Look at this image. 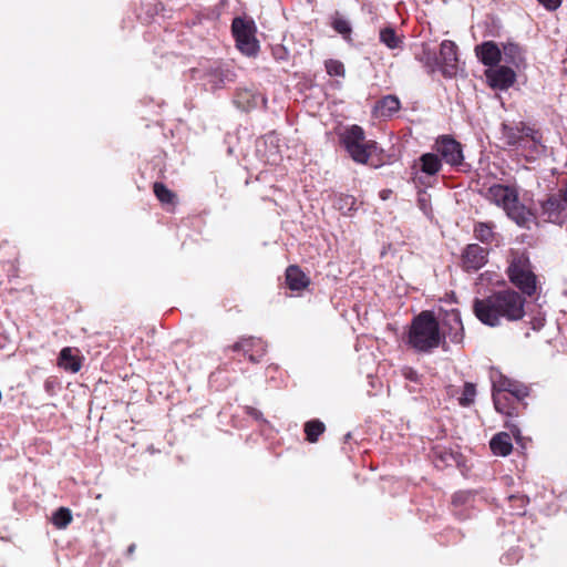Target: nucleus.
<instances>
[{
    "instance_id": "25",
    "label": "nucleus",
    "mask_w": 567,
    "mask_h": 567,
    "mask_svg": "<svg viewBox=\"0 0 567 567\" xmlns=\"http://www.w3.org/2000/svg\"><path fill=\"white\" fill-rule=\"evenodd\" d=\"M307 439L310 442H316L318 436L324 431V424L319 421H311L306 424Z\"/></svg>"
},
{
    "instance_id": "14",
    "label": "nucleus",
    "mask_w": 567,
    "mask_h": 567,
    "mask_svg": "<svg viewBox=\"0 0 567 567\" xmlns=\"http://www.w3.org/2000/svg\"><path fill=\"white\" fill-rule=\"evenodd\" d=\"M507 392L516 396L517 399H522L526 395L525 389H522L518 385L513 384L509 380H505L494 393L495 408L499 412L503 411L502 401L507 399Z\"/></svg>"
},
{
    "instance_id": "15",
    "label": "nucleus",
    "mask_w": 567,
    "mask_h": 567,
    "mask_svg": "<svg viewBox=\"0 0 567 567\" xmlns=\"http://www.w3.org/2000/svg\"><path fill=\"white\" fill-rule=\"evenodd\" d=\"M286 281L291 290H303L310 285V279L299 267L290 266L286 271Z\"/></svg>"
},
{
    "instance_id": "30",
    "label": "nucleus",
    "mask_w": 567,
    "mask_h": 567,
    "mask_svg": "<svg viewBox=\"0 0 567 567\" xmlns=\"http://www.w3.org/2000/svg\"><path fill=\"white\" fill-rule=\"evenodd\" d=\"M336 30L341 34H348L350 32V27L347 21L337 20L334 22Z\"/></svg>"
},
{
    "instance_id": "7",
    "label": "nucleus",
    "mask_w": 567,
    "mask_h": 567,
    "mask_svg": "<svg viewBox=\"0 0 567 567\" xmlns=\"http://www.w3.org/2000/svg\"><path fill=\"white\" fill-rule=\"evenodd\" d=\"M426 64H439L445 75L452 76L457 71V52L454 42L445 40L441 44L440 61L434 60L430 54L421 58Z\"/></svg>"
},
{
    "instance_id": "28",
    "label": "nucleus",
    "mask_w": 567,
    "mask_h": 567,
    "mask_svg": "<svg viewBox=\"0 0 567 567\" xmlns=\"http://www.w3.org/2000/svg\"><path fill=\"white\" fill-rule=\"evenodd\" d=\"M504 54L506 56H509L511 62L515 63V64H518L523 60L522 59V54H520V50L515 44H507V45H505L504 47Z\"/></svg>"
},
{
    "instance_id": "19",
    "label": "nucleus",
    "mask_w": 567,
    "mask_h": 567,
    "mask_svg": "<svg viewBox=\"0 0 567 567\" xmlns=\"http://www.w3.org/2000/svg\"><path fill=\"white\" fill-rule=\"evenodd\" d=\"M526 128H513L508 125H503V137L508 145L517 146L520 145V137L524 136Z\"/></svg>"
},
{
    "instance_id": "11",
    "label": "nucleus",
    "mask_w": 567,
    "mask_h": 567,
    "mask_svg": "<svg viewBox=\"0 0 567 567\" xmlns=\"http://www.w3.org/2000/svg\"><path fill=\"white\" fill-rule=\"evenodd\" d=\"M476 56L488 66L496 65L502 59V51L493 41H486L475 48Z\"/></svg>"
},
{
    "instance_id": "12",
    "label": "nucleus",
    "mask_w": 567,
    "mask_h": 567,
    "mask_svg": "<svg viewBox=\"0 0 567 567\" xmlns=\"http://www.w3.org/2000/svg\"><path fill=\"white\" fill-rule=\"evenodd\" d=\"M486 262L485 250L477 245H468L463 254V265L466 269L477 270Z\"/></svg>"
},
{
    "instance_id": "2",
    "label": "nucleus",
    "mask_w": 567,
    "mask_h": 567,
    "mask_svg": "<svg viewBox=\"0 0 567 567\" xmlns=\"http://www.w3.org/2000/svg\"><path fill=\"white\" fill-rule=\"evenodd\" d=\"M439 322L431 311L421 312L412 322L409 343L419 351H430L442 342Z\"/></svg>"
},
{
    "instance_id": "13",
    "label": "nucleus",
    "mask_w": 567,
    "mask_h": 567,
    "mask_svg": "<svg viewBox=\"0 0 567 567\" xmlns=\"http://www.w3.org/2000/svg\"><path fill=\"white\" fill-rule=\"evenodd\" d=\"M444 324L450 327V337L452 342L461 343L464 338V328L461 320L460 312L456 309H452L446 311V317L444 318Z\"/></svg>"
},
{
    "instance_id": "6",
    "label": "nucleus",
    "mask_w": 567,
    "mask_h": 567,
    "mask_svg": "<svg viewBox=\"0 0 567 567\" xmlns=\"http://www.w3.org/2000/svg\"><path fill=\"white\" fill-rule=\"evenodd\" d=\"M511 280L524 292L530 295L535 291L536 279L529 269L528 259L520 256L514 259L508 268Z\"/></svg>"
},
{
    "instance_id": "31",
    "label": "nucleus",
    "mask_w": 567,
    "mask_h": 567,
    "mask_svg": "<svg viewBox=\"0 0 567 567\" xmlns=\"http://www.w3.org/2000/svg\"><path fill=\"white\" fill-rule=\"evenodd\" d=\"M547 10H556L560 4L561 0H537Z\"/></svg>"
},
{
    "instance_id": "17",
    "label": "nucleus",
    "mask_w": 567,
    "mask_h": 567,
    "mask_svg": "<svg viewBox=\"0 0 567 567\" xmlns=\"http://www.w3.org/2000/svg\"><path fill=\"white\" fill-rule=\"evenodd\" d=\"M492 452L495 455L507 456L513 449L509 435L507 433L496 434L489 442Z\"/></svg>"
},
{
    "instance_id": "23",
    "label": "nucleus",
    "mask_w": 567,
    "mask_h": 567,
    "mask_svg": "<svg viewBox=\"0 0 567 567\" xmlns=\"http://www.w3.org/2000/svg\"><path fill=\"white\" fill-rule=\"evenodd\" d=\"M561 208V203L556 198H548L543 204V209L550 220H556L559 217Z\"/></svg>"
},
{
    "instance_id": "1",
    "label": "nucleus",
    "mask_w": 567,
    "mask_h": 567,
    "mask_svg": "<svg viewBox=\"0 0 567 567\" xmlns=\"http://www.w3.org/2000/svg\"><path fill=\"white\" fill-rule=\"evenodd\" d=\"M474 312L487 326H497L502 317L518 320L524 316V301L515 291H505L484 300H476Z\"/></svg>"
},
{
    "instance_id": "26",
    "label": "nucleus",
    "mask_w": 567,
    "mask_h": 567,
    "mask_svg": "<svg viewBox=\"0 0 567 567\" xmlns=\"http://www.w3.org/2000/svg\"><path fill=\"white\" fill-rule=\"evenodd\" d=\"M380 106L383 114L390 115L399 110L400 102L396 97L388 96L381 101Z\"/></svg>"
},
{
    "instance_id": "20",
    "label": "nucleus",
    "mask_w": 567,
    "mask_h": 567,
    "mask_svg": "<svg viewBox=\"0 0 567 567\" xmlns=\"http://www.w3.org/2000/svg\"><path fill=\"white\" fill-rule=\"evenodd\" d=\"M380 40L384 43L389 49H396L401 45L402 39L400 35L395 33V31L391 28H385L380 32Z\"/></svg>"
},
{
    "instance_id": "29",
    "label": "nucleus",
    "mask_w": 567,
    "mask_h": 567,
    "mask_svg": "<svg viewBox=\"0 0 567 567\" xmlns=\"http://www.w3.org/2000/svg\"><path fill=\"white\" fill-rule=\"evenodd\" d=\"M475 233L476 236L483 241H486L492 237L491 228L484 224L478 225L475 228Z\"/></svg>"
},
{
    "instance_id": "24",
    "label": "nucleus",
    "mask_w": 567,
    "mask_h": 567,
    "mask_svg": "<svg viewBox=\"0 0 567 567\" xmlns=\"http://www.w3.org/2000/svg\"><path fill=\"white\" fill-rule=\"evenodd\" d=\"M154 193L163 204H174L175 195L165 185L155 183Z\"/></svg>"
},
{
    "instance_id": "21",
    "label": "nucleus",
    "mask_w": 567,
    "mask_h": 567,
    "mask_svg": "<svg viewBox=\"0 0 567 567\" xmlns=\"http://www.w3.org/2000/svg\"><path fill=\"white\" fill-rule=\"evenodd\" d=\"M53 525L58 528H65L72 522V514L69 508L61 507L53 513L51 518Z\"/></svg>"
},
{
    "instance_id": "16",
    "label": "nucleus",
    "mask_w": 567,
    "mask_h": 567,
    "mask_svg": "<svg viewBox=\"0 0 567 567\" xmlns=\"http://www.w3.org/2000/svg\"><path fill=\"white\" fill-rule=\"evenodd\" d=\"M59 364L66 371L78 372L82 364L78 350L72 348L63 349L60 354Z\"/></svg>"
},
{
    "instance_id": "9",
    "label": "nucleus",
    "mask_w": 567,
    "mask_h": 567,
    "mask_svg": "<svg viewBox=\"0 0 567 567\" xmlns=\"http://www.w3.org/2000/svg\"><path fill=\"white\" fill-rule=\"evenodd\" d=\"M437 152L442 155L446 163L451 165H458L463 161L461 146L454 140L442 137L436 143Z\"/></svg>"
},
{
    "instance_id": "8",
    "label": "nucleus",
    "mask_w": 567,
    "mask_h": 567,
    "mask_svg": "<svg viewBox=\"0 0 567 567\" xmlns=\"http://www.w3.org/2000/svg\"><path fill=\"white\" fill-rule=\"evenodd\" d=\"M489 85L494 89L505 90L512 86L516 80L515 72L507 66L488 69L485 71Z\"/></svg>"
},
{
    "instance_id": "22",
    "label": "nucleus",
    "mask_w": 567,
    "mask_h": 567,
    "mask_svg": "<svg viewBox=\"0 0 567 567\" xmlns=\"http://www.w3.org/2000/svg\"><path fill=\"white\" fill-rule=\"evenodd\" d=\"M326 71L330 76H336L339 79H343L346 76V66L344 64L337 59L327 60L324 63Z\"/></svg>"
},
{
    "instance_id": "5",
    "label": "nucleus",
    "mask_w": 567,
    "mask_h": 567,
    "mask_svg": "<svg viewBox=\"0 0 567 567\" xmlns=\"http://www.w3.org/2000/svg\"><path fill=\"white\" fill-rule=\"evenodd\" d=\"M231 29L237 48L240 52L249 56L257 54L259 51V41L256 37L257 28L254 20L248 18H235Z\"/></svg>"
},
{
    "instance_id": "32",
    "label": "nucleus",
    "mask_w": 567,
    "mask_h": 567,
    "mask_svg": "<svg viewBox=\"0 0 567 567\" xmlns=\"http://www.w3.org/2000/svg\"><path fill=\"white\" fill-rule=\"evenodd\" d=\"M563 202L567 206V185H566V188H565L564 194H563Z\"/></svg>"
},
{
    "instance_id": "10",
    "label": "nucleus",
    "mask_w": 567,
    "mask_h": 567,
    "mask_svg": "<svg viewBox=\"0 0 567 567\" xmlns=\"http://www.w3.org/2000/svg\"><path fill=\"white\" fill-rule=\"evenodd\" d=\"M519 148L528 159H535L544 151V146L540 144L539 137L532 128H526L524 136L520 137Z\"/></svg>"
},
{
    "instance_id": "4",
    "label": "nucleus",
    "mask_w": 567,
    "mask_h": 567,
    "mask_svg": "<svg viewBox=\"0 0 567 567\" xmlns=\"http://www.w3.org/2000/svg\"><path fill=\"white\" fill-rule=\"evenodd\" d=\"M341 140L351 158L360 164H367L378 151L377 143L367 141L363 130L358 125L346 128Z\"/></svg>"
},
{
    "instance_id": "3",
    "label": "nucleus",
    "mask_w": 567,
    "mask_h": 567,
    "mask_svg": "<svg viewBox=\"0 0 567 567\" xmlns=\"http://www.w3.org/2000/svg\"><path fill=\"white\" fill-rule=\"evenodd\" d=\"M487 197L502 206L517 225L528 226L533 220L532 213L517 202V194L509 187L494 185L488 189Z\"/></svg>"
},
{
    "instance_id": "18",
    "label": "nucleus",
    "mask_w": 567,
    "mask_h": 567,
    "mask_svg": "<svg viewBox=\"0 0 567 567\" xmlns=\"http://www.w3.org/2000/svg\"><path fill=\"white\" fill-rule=\"evenodd\" d=\"M421 168L429 175L436 174L441 168V162L436 155L426 153L421 157Z\"/></svg>"
},
{
    "instance_id": "27",
    "label": "nucleus",
    "mask_w": 567,
    "mask_h": 567,
    "mask_svg": "<svg viewBox=\"0 0 567 567\" xmlns=\"http://www.w3.org/2000/svg\"><path fill=\"white\" fill-rule=\"evenodd\" d=\"M475 394H476L475 386L471 383H466L464 385L462 396L460 398L461 404L470 405L471 403H473Z\"/></svg>"
}]
</instances>
